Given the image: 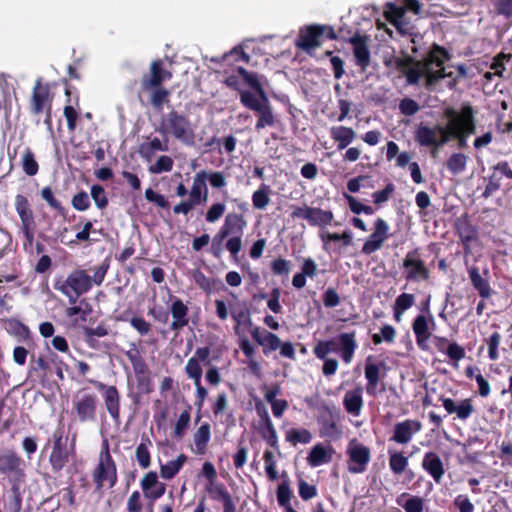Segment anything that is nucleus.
I'll return each mask as SVG.
<instances>
[{"label": "nucleus", "instance_id": "f257e3e1", "mask_svg": "<svg viewBox=\"0 0 512 512\" xmlns=\"http://www.w3.org/2000/svg\"><path fill=\"white\" fill-rule=\"evenodd\" d=\"M108 269L107 260L90 269L93 272L92 276L84 269H74L65 279H57L54 288L65 295L70 304H75L80 296L92 289L93 285L100 286L104 282Z\"/></svg>", "mask_w": 512, "mask_h": 512}, {"label": "nucleus", "instance_id": "f03ea898", "mask_svg": "<svg viewBox=\"0 0 512 512\" xmlns=\"http://www.w3.org/2000/svg\"><path fill=\"white\" fill-rule=\"evenodd\" d=\"M384 64L387 67L393 66L405 76L408 85H418L420 79L424 76L425 88L428 91H434L435 86L440 80L450 76V74L445 72L444 67H439L436 71H433L431 67H422V61L406 53H403L402 56H395L390 60H386Z\"/></svg>", "mask_w": 512, "mask_h": 512}, {"label": "nucleus", "instance_id": "7ed1b4c3", "mask_svg": "<svg viewBox=\"0 0 512 512\" xmlns=\"http://www.w3.org/2000/svg\"><path fill=\"white\" fill-rule=\"evenodd\" d=\"M163 137H173L184 145L194 144L195 134L189 118L172 109L165 114L156 129Z\"/></svg>", "mask_w": 512, "mask_h": 512}, {"label": "nucleus", "instance_id": "20e7f679", "mask_svg": "<svg viewBox=\"0 0 512 512\" xmlns=\"http://www.w3.org/2000/svg\"><path fill=\"white\" fill-rule=\"evenodd\" d=\"M324 37L330 40L337 39V34L332 26L321 24L306 25L300 28L295 44L297 48L311 54L322 45Z\"/></svg>", "mask_w": 512, "mask_h": 512}, {"label": "nucleus", "instance_id": "39448f33", "mask_svg": "<svg viewBox=\"0 0 512 512\" xmlns=\"http://www.w3.org/2000/svg\"><path fill=\"white\" fill-rule=\"evenodd\" d=\"M23 460L12 450L0 451V475L12 480V492L18 509L21 507L19 484L24 481Z\"/></svg>", "mask_w": 512, "mask_h": 512}, {"label": "nucleus", "instance_id": "423d86ee", "mask_svg": "<svg viewBox=\"0 0 512 512\" xmlns=\"http://www.w3.org/2000/svg\"><path fill=\"white\" fill-rule=\"evenodd\" d=\"M241 104L245 108L257 112L256 131L259 132L266 127L275 126L276 118L268 96L265 97V100H261L258 99L254 93L243 91L241 92Z\"/></svg>", "mask_w": 512, "mask_h": 512}, {"label": "nucleus", "instance_id": "0eeeda50", "mask_svg": "<svg viewBox=\"0 0 512 512\" xmlns=\"http://www.w3.org/2000/svg\"><path fill=\"white\" fill-rule=\"evenodd\" d=\"M204 177L205 170H201L195 174L189 191V198L179 202L173 207L174 214L187 215L195 206L207 202L209 191Z\"/></svg>", "mask_w": 512, "mask_h": 512}, {"label": "nucleus", "instance_id": "6e6552de", "mask_svg": "<svg viewBox=\"0 0 512 512\" xmlns=\"http://www.w3.org/2000/svg\"><path fill=\"white\" fill-rule=\"evenodd\" d=\"M14 206L20 218V231L25 238L24 248L27 246L32 247L35 241L36 222L31 205L26 196L17 194Z\"/></svg>", "mask_w": 512, "mask_h": 512}, {"label": "nucleus", "instance_id": "1a4fd4ad", "mask_svg": "<svg viewBox=\"0 0 512 512\" xmlns=\"http://www.w3.org/2000/svg\"><path fill=\"white\" fill-rule=\"evenodd\" d=\"M403 277L407 282H422L430 279L431 273L422 258L420 248L408 251L402 262Z\"/></svg>", "mask_w": 512, "mask_h": 512}, {"label": "nucleus", "instance_id": "9d476101", "mask_svg": "<svg viewBox=\"0 0 512 512\" xmlns=\"http://www.w3.org/2000/svg\"><path fill=\"white\" fill-rule=\"evenodd\" d=\"M444 116L447 118V123L455 128L457 132L465 134L469 138L470 135L476 132V122L474 116V109L470 104H464L458 112L452 107L444 110Z\"/></svg>", "mask_w": 512, "mask_h": 512}, {"label": "nucleus", "instance_id": "9b49d317", "mask_svg": "<svg viewBox=\"0 0 512 512\" xmlns=\"http://www.w3.org/2000/svg\"><path fill=\"white\" fill-rule=\"evenodd\" d=\"M224 225L232 234V237H229L225 242V248L229 251L231 257L237 260L242 249V235L247 222L242 214L231 212L225 216Z\"/></svg>", "mask_w": 512, "mask_h": 512}, {"label": "nucleus", "instance_id": "f8f14e48", "mask_svg": "<svg viewBox=\"0 0 512 512\" xmlns=\"http://www.w3.org/2000/svg\"><path fill=\"white\" fill-rule=\"evenodd\" d=\"M52 447L49 455V463L53 472H60L70 461L72 449L68 448V437L64 435L62 428L57 429L52 436Z\"/></svg>", "mask_w": 512, "mask_h": 512}, {"label": "nucleus", "instance_id": "ddd939ff", "mask_svg": "<svg viewBox=\"0 0 512 512\" xmlns=\"http://www.w3.org/2000/svg\"><path fill=\"white\" fill-rule=\"evenodd\" d=\"M291 217L293 219H304L310 226L326 227L331 225L334 220V214L331 210H323L319 207L293 206Z\"/></svg>", "mask_w": 512, "mask_h": 512}, {"label": "nucleus", "instance_id": "4468645a", "mask_svg": "<svg viewBox=\"0 0 512 512\" xmlns=\"http://www.w3.org/2000/svg\"><path fill=\"white\" fill-rule=\"evenodd\" d=\"M444 130L445 126L439 124L431 127L420 123L415 129L414 140L421 147H431L434 155L439 148L445 145L442 143Z\"/></svg>", "mask_w": 512, "mask_h": 512}, {"label": "nucleus", "instance_id": "2eb2a0df", "mask_svg": "<svg viewBox=\"0 0 512 512\" xmlns=\"http://www.w3.org/2000/svg\"><path fill=\"white\" fill-rule=\"evenodd\" d=\"M54 95L51 92L49 83H43L41 78L35 81L32 95L29 102L30 112L33 115H40L44 110H52Z\"/></svg>", "mask_w": 512, "mask_h": 512}, {"label": "nucleus", "instance_id": "dca6fc26", "mask_svg": "<svg viewBox=\"0 0 512 512\" xmlns=\"http://www.w3.org/2000/svg\"><path fill=\"white\" fill-rule=\"evenodd\" d=\"M329 343L330 352L339 353L342 360L349 364L358 347L356 341V331L340 333L336 338L325 340Z\"/></svg>", "mask_w": 512, "mask_h": 512}, {"label": "nucleus", "instance_id": "f3484780", "mask_svg": "<svg viewBox=\"0 0 512 512\" xmlns=\"http://www.w3.org/2000/svg\"><path fill=\"white\" fill-rule=\"evenodd\" d=\"M93 476L98 488L103 487L106 481L109 483L110 487H113L116 483V467L109 454L107 443H105V452L101 454L100 462Z\"/></svg>", "mask_w": 512, "mask_h": 512}, {"label": "nucleus", "instance_id": "a211bd4d", "mask_svg": "<svg viewBox=\"0 0 512 512\" xmlns=\"http://www.w3.org/2000/svg\"><path fill=\"white\" fill-rule=\"evenodd\" d=\"M390 237L389 225L383 218H377L374 221V231L364 242L362 253L371 255L380 250L384 242Z\"/></svg>", "mask_w": 512, "mask_h": 512}, {"label": "nucleus", "instance_id": "6ab92c4d", "mask_svg": "<svg viewBox=\"0 0 512 512\" xmlns=\"http://www.w3.org/2000/svg\"><path fill=\"white\" fill-rule=\"evenodd\" d=\"M172 73L163 67V61L154 60L150 65V72L143 75L141 79V87L143 91H150L154 87L162 86L164 81H169Z\"/></svg>", "mask_w": 512, "mask_h": 512}, {"label": "nucleus", "instance_id": "aec40b11", "mask_svg": "<svg viewBox=\"0 0 512 512\" xmlns=\"http://www.w3.org/2000/svg\"><path fill=\"white\" fill-rule=\"evenodd\" d=\"M347 453L349 455L348 470L351 473H362L370 459L369 449L355 441H351Z\"/></svg>", "mask_w": 512, "mask_h": 512}, {"label": "nucleus", "instance_id": "412c9836", "mask_svg": "<svg viewBox=\"0 0 512 512\" xmlns=\"http://www.w3.org/2000/svg\"><path fill=\"white\" fill-rule=\"evenodd\" d=\"M367 36L355 34L349 39V43L353 46V55L355 64L365 71L370 66V50L367 44Z\"/></svg>", "mask_w": 512, "mask_h": 512}, {"label": "nucleus", "instance_id": "4be33fe9", "mask_svg": "<svg viewBox=\"0 0 512 512\" xmlns=\"http://www.w3.org/2000/svg\"><path fill=\"white\" fill-rule=\"evenodd\" d=\"M169 311L173 319L170 324L171 331L179 332L189 324L188 306L180 298L174 297Z\"/></svg>", "mask_w": 512, "mask_h": 512}, {"label": "nucleus", "instance_id": "5701e85b", "mask_svg": "<svg viewBox=\"0 0 512 512\" xmlns=\"http://www.w3.org/2000/svg\"><path fill=\"white\" fill-rule=\"evenodd\" d=\"M250 333L254 341L263 347V353L265 355H268L271 351H275L280 347V338L272 332L254 326Z\"/></svg>", "mask_w": 512, "mask_h": 512}, {"label": "nucleus", "instance_id": "b1692460", "mask_svg": "<svg viewBox=\"0 0 512 512\" xmlns=\"http://www.w3.org/2000/svg\"><path fill=\"white\" fill-rule=\"evenodd\" d=\"M97 389L104 391V402L110 416H119V392L115 386H106L102 382L89 380Z\"/></svg>", "mask_w": 512, "mask_h": 512}, {"label": "nucleus", "instance_id": "393cba45", "mask_svg": "<svg viewBox=\"0 0 512 512\" xmlns=\"http://www.w3.org/2000/svg\"><path fill=\"white\" fill-rule=\"evenodd\" d=\"M320 237L323 242V248L326 251L331 250L334 253H340V248L331 246V242H341L344 247L353 244V233L349 229L344 230L342 233H322Z\"/></svg>", "mask_w": 512, "mask_h": 512}, {"label": "nucleus", "instance_id": "a878e982", "mask_svg": "<svg viewBox=\"0 0 512 512\" xmlns=\"http://www.w3.org/2000/svg\"><path fill=\"white\" fill-rule=\"evenodd\" d=\"M412 330L416 338L417 346L421 350H426L428 348L427 342L431 337V332L425 315L419 314L414 318Z\"/></svg>", "mask_w": 512, "mask_h": 512}, {"label": "nucleus", "instance_id": "bb28decb", "mask_svg": "<svg viewBox=\"0 0 512 512\" xmlns=\"http://www.w3.org/2000/svg\"><path fill=\"white\" fill-rule=\"evenodd\" d=\"M455 228L460 242H473L478 239V229L472 224L468 214H463L457 218Z\"/></svg>", "mask_w": 512, "mask_h": 512}, {"label": "nucleus", "instance_id": "cd10ccee", "mask_svg": "<svg viewBox=\"0 0 512 512\" xmlns=\"http://www.w3.org/2000/svg\"><path fill=\"white\" fill-rule=\"evenodd\" d=\"M470 282L480 297L488 299L492 295V289L487 277H482L477 266L467 267Z\"/></svg>", "mask_w": 512, "mask_h": 512}, {"label": "nucleus", "instance_id": "c85d7f7f", "mask_svg": "<svg viewBox=\"0 0 512 512\" xmlns=\"http://www.w3.org/2000/svg\"><path fill=\"white\" fill-rule=\"evenodd\" d=\"M74 405L79 416H93L98 405L97 395L94 393H79Z\"/></svg>", "mask_w": 512, "mask_h": 512}, {"label": "nucleus", "instance_id": "c756f323", "mask_svg": "<svg viewBox=\"0 0 512 512\" xmlns=\"http://www.w3.org/2000/svg\"><path fill=\"white\" fill-rule=\"evenodd\" d=\"M371 358V356H368L365 364L366 391L368 394L374 395L380 378V368H385L386 365L384 362L372 363Z\"/></svg>", "mask_w": 512, "mask_h": 512}, {"label": "nucleus", "instance_id": "7c9ffc66", "mask_svg": "<svg viewBox=\"0 0 512 512\" xmlns=\"http://www.w3.org/2000/svg\"><path fill=\"white\" fill-rule=\"evenodd\" d=\"M330 136L337 143V149L343 150L354 141L356 132L351 127L340 125L331 128Z\"/></svg>", "mask_w": 512, "mask_h": 512}, {"label": "nucleus", "instance_id": "2f4dec72", "mask_svg": "<svg viewBox=\"0 0 512 512\" xmlns=\"http://www.w3.org/2000/svg\"><path fill=\"white\" fill-rule=\"evenodd\" d=\"M421 425L417 421L406 420L402 423H398L395 427V433L392 439L398 443H407L413 433L419 431Z\"/></svg>", "mask_w": 512, "mask_h": 512}, {"label": "nucleus", "instance_id": "473e14b6", "mask_svg": "<svg viewBox=\"0 0 512 512\" xmlns=\"http://www.w3.org/2000/svg\"><path fill=\"white\" fill-rule=\"evenodd\" d=\"M442 405L449 414H456V416H469L473 412V406L470 399H463L460 401L451 398H444Z\"/></svg>", "mask_w": 512, "mask_h": 512}, {"label": "nucleus", "instance_id": "72a5a7b5", "mask_svg": "<svg viewBox=\"0 0 512 512\" xmlns=\"http://www.w3.org/2000/svg\"><path fill=\"white\" fill-rule=\"evenodd\" d=\"M450 59L449 52L438 44H433L427 56L422 61V67H443L445 61Z\"/></svg>", "mask_w": 512, "mask_h": 512}, {"label": "nucleus", "instance_id": "f704fd0d", "mask_svg": "<svg viewBox=\"0 0 512 512\" xmlns=\"http://www.w3.org/2000/svg\"><path fill=\"white\" fill-rule=\"evenodd\" d=\"M363 388L356 387L345 393L343 404L349 414L358 415L363 405L362 399Z\"/></svg>", "mask_w": 512, "mask_h": 512}, {"label": "nucleus", "instance_id": "c9c22d12", "mask_svg": "<svg viewBox=\"0 0 512 512\" xmlns=\"http://www.w3.org/2000/svg\"><path fill=\"white\" fill-rule=\"evenodd\" d=\"M237 73L241 76L242 80L254 90L256 97L261 100H265L267 94L261 84L260 78L257 73L249 72L243 67L237 68Z\"/></svg>", "mask_w": 512, "mask_h": 512}, {"label": "nucleus", "instance_id": "e433bc0d", "mask_svg": "<svg viewBox=\"0 0 512 512\" xmlns=\"http://www.w3.org/2000/svg\"><path fill=\"white\" fill-rule=\"evenodd\" d=\"M169 150V139L164 137L163 140L158 137L152 138L148 142H144L139 147V153L142 157L149 159L156 152H166Z\"/></svg>", "mask_w": 512, "mask_h": 512}, {"label": "nucleus", "instance_id": "4c0bfd02", "mask_svg": "<svg viewBox=\"0 0 512 512\" xmlns=\"http://www.w3.org/2000/svg\"><path fill=\"white\" fill-rule=\"evenodd\" d=\"M423 468L434 478L436 482H439L444 474L441 459L435 453H427L423 459Z\"/></svg>", "mask_w": 512, "mask_h": 512}, {"label": "nucleus", "instance_id": "58836bf2", "mask_svg": "<svg viewBox=\"0 0 512 512\" xmlns=\"http://www.w3.org/2000/svg\"><path fill=\"white\" fill-rule=\"evenodd\" d=\"M332 459V449H327L321 444L315 445L307 458L312 467H316L330 462Z\"/></svg>", "mask_w": 512, "mask_h": 512}, {"label": "nucleus", "instance_id": "ea45409f", "mask_svg": "<svg viewBox=\"0 0 512 512\" xmlns=\"http://www.w3.org/2000/svg\"><path fill=\"white\" fill-rule=\"evenodd\" d=\"M404 15L405 8H402V6H398L393 2H388L386 4L384 17L390 24H392L398 30H400L401 25L403 24Z\"/></svg>", "mask_w": 512, "mask_h": 512}, {"label": "nucleus", "instance_id": "a19ab883", "mask_svg": "<svg viewBox=\"0 0 512 512\" xmlns=\"http://www.w3.org/2000/svg\"><path fill=\"white\" fill-rule=\"evenodd\" d=\"M125 356L130 361L134 372H140L149 369V366L146 363L140 349L136 346L135 343H131L130 349L125 352Z\"/></svg>", "mask_w": 512, "mask_h": 512}, {"label": "nucleus", "instance_id": "79ce46f5", "mask_svg": "<svg viewBox=\"0 0 512 512\" xmlns=\"http://www.w3.org/2000/svg\"><path fill=\"white\" fill-rule=\"evenodd\" d=\"M40 195L51 209L55 210L62 217L66 216L67 209L62 205L61 201L56 198L54 191L50 186L43 187Z\"/></svg>", "mask_w": 512, "mask_h": 512}, {"label": "nucleus", "instance_id": "37998d69", "mask_svg": "<svg viewBox=\"0 0 512 512\" xmlns=\"http://www.w3.org/2000/svg\"><path fill=\"white\" fill-rule=\"evenodd\" d=\"M270 193V187L266 184H261L252 194L253 207L258 210L265 209L270 203Z\"/></svg>", "mask_w": 512, "mask_h": 512}, {"label": "nucleus", "instance_id": "c03bdc74", "mask_svg": "<svg viewBox=\"0 0 512 512\" xmlns=\"http://www.w3.org/2000/svg\"><path fill=\"white\" fill-rule=\"evenodd\" d=\"M468 157L463 153H453L446 161V168L453 175L465 171Z\"/></svg>", "mask_w": 512, "mask_h": 512}, {"label": "nucleus", "instance_id": "a18cd8bd", "mask_svg": "<svg viewBox=\"0 0 512 512\" xmlns=\"http://www.w3.org/2000/svg\"><path fill=\"white\" fill-rule=\"evenodd\" d=\"M109 334V328L105 323L99 324L97 327H84L83 335L85 342L92 348H95V338L105 337Z\"/></svg>", "mask_w": 512, "mask_h": 512}, {"label": "nucleus", "instance_id": "49530a36", "mask_svg": "<svg viewBox=\"0 0 512 512\" xmlns=\"http://www.w3.org/2000/svg\"><path fill=\"white\" fill-rule=\"evenodd\" d=\"M185 461L186 456L184 454H180L175 460L169 461L168 463L161 465L160 476L163 479L173 478L182 468Z\"/></svg>", "mask_w": 512, "mask_h": 512}, {"label": "nucleus", "instance_id": "de8ad7c7", "mask_svg": "<svg viewBox=\"0 0 512 512\" xmlns=\"http://www.w3.org/2000/svg\"><path fill=\"white\" fill-rule=\"evenodd\" d=\"M22 169L28 176H34L39 171V164L35 159L34 152L30 148H26L22 155Z\"/></svg>", "mask_w": 512, "mask_h": 512}, {"label": "nucleus", "instance_id": "09e8293b", "mask_svg": "<svg viewBox=\"0 0 512 512\" xmlns=\"http://www.w3.org/2000/svg\"><path fill=\"white\" fill-rule=\"evenodd\" d=\"M443 139L442 143L447 144L451 140L457 141V147L459 149H464L467 147V141L468 137L465 136V134L461 132H457V130L450 125H445V130L443 131Z\"/></svg>", "mask_w": 512, "mask_h": 512}, {"label": "nucleus", "instance_id": "8fccbe9b", "mask_svg": "<svg viewBox=\"0 0 512 512\" xmlns=\"http://www.w3.org/2000/svg\"><path fill=\"white\" fill-rule=\"evenodd\" d=\"M210 439V425H201L194 435V442L196 446V452L203 454L206 449V445Z\"/></svg>", "mask_w": 512, "mask_h": 512}, {"label": "nucleus", "instance_id": "3c124183", "mask_svg": "<svg viewBox=\"0 0 512 512\" xmlns=\"http://www.w3.org/2000/svg\"><path fill=\"white\" fill-rule=\"evenodd\" d=\"M396 338V330L392 325L384 324L380 328V333H375L372 335V342L374 345H380L382 342H386L391 344L395 341Z\"/></svg>", "mask_w": 512, "mask_h": 512}, {"label": "nucleus", "instance_id": "603ef678", "mask_svg": "<svg viewBox=\"0 0 512 512\" xmlns=\"http://www.w3.org/2000/svg\"><path fill=\"white\" fill-rule=\"evenodd\" d=\"M136 378V388L140 392L149 394L153 391V383L150 376V369L134 372Z\"/></svg>", "mask_w": 512, "mask_h": 512}, {"label": "nucleus", "instance_id": "864d4df0", "mask_svg": "<svg viewBox=\"0 0 512 512\" xmlns=\"http://www.w3.org/2000/svg\"><path fill=\"white\" fill-rule=\"evenodd\" d=\"M50 370L49 362L44 356H39L35 358L34 355L31 356L30 363V372H34L40 378H46L48 376Z\"/></svg>", "mask_w": 512, "mask_h": 512}, {"label": "nucleus", "instance_id": "5fc2aeb1", "mask_svg": "<svg viewBox=\"0 0 512 512\" xmlns=\"http://www.w3.org/2000/svg\"><path fill=\"white\" fill-rule=\"evenodd\" d=\"M90 195L98 209L104 210L108 206L109 200L103 186L99 184L92 185Z\"/></svg>", "mask_w": 512, "mask_h": 512}, {"label": "nucleus", "instance_id": "6e6d98bb", "mask_svg": "<svg viewBox=\"0 0 512 512\" xmlns=\"http://www.w3.org/2000/svg\"><path fill=\"white\" fill-rule=\"evenodd\" d=\"M150 91L152 92L151 104L155 108L162 109L163 104L169 102L170 91L163 86L154 87Z\"/></svg>", "mask_w": 512, "mask_h": 512}, {"label": "nucleus", "instance_id": "4d7b16f0", "mask_svg": "<svg viewBox=\"0 0 512 512\" xmlns=\"http://www.w3.org/2000/svg\"><path fill=\"white\" fill-rule=\"evenodd\" d=\"M389 454H390V458H389L390 469L395 474L403 473L407 467L408 459L402 453H399V452L390 451Z\"/></svg>", "mask_w": 512, "mask_h": 512}, {"label": "nucleus", "instance_id": "13d9d810", "mask_svg": "<svg viewBox=\"0 0 512 512\" xmlns=\"http://www.w3.org/2000/svg\"><path fill=\"white\" fill-rule=\"evenodd\" d=\"M173 166V159L170 156L162 155L149 167V171L152 174H161L163 172H170Z\"/></svg>", "mask_w": 512, "mask_h": 512}, {"label": "nucleus", "instance_id": "bf43d9fd", "mask_svg": "<svg viewBox=\"0 0 512 512\" xmlns=\"http://www.w3.org/2000/svg\"><path fill=\"white\" fill-rule=\"evenodd\" d=\"M71 205L75 210L79 212L88 210L91 206L88 193L84 190H81L75 195H73L71 199Z\"/></svg>", "mask_w": 512, "mask_h": 512}, {"label": "nucleus", "instance_id": "052dcab7", "mask_svg": "<svg viewBox=\"0 0 512 512\" xmlns=\"http://www.w3.org/2000/svg\"><path fill=\"white\" fill-rule=\"evenodd\" d=\"M205 182H209L212 188L222 189L226 186V177L221 171H206L205 170Z\"/></svg>", "mask_w": 512, "mask_h": 512}, {"label": "nucleus", "instance_id": "680f3d73", "mask_svg": "<svg viewBox=\"0 0 512 512\" xmlns=\"http://www.w3.org/2000/svg\"><path fill=\"white\" fill-rule=\"evenodd\" d=\"M185 372L187 376L195 382L201 381L202 368L198 362V359L191 357L185 366Z\"/></svg>", "mask_w": 512, "mask_h": 512}, {"label": "nucleus", "instance_id": "e2e57ef3", "mask_svg": "<svg viewBox=\"0 0 512 512\" xmlns=\"http://www.w3.org/2000/svg\"><path fill=\"white\" fill-rule=\"evenodd\" d=\"M311 438V433L306 429H292L286 435L287 441L294 445L297 443H309Z\"/></svg>", "mask_w": 512, "mask_h": 512}, {"label": "nucleus", "instance_id": "0e129e2a", "mask_svg": "<svg viewBox=\"0 0 512 512\" xmlns=\"http://www.w3.org/2000/svg\"><path fill=\"white\" fill-rule=\"evenodd\" d=\"M226 210V206L224 203L216 202L213 203L207 210L205 214V220L208 223L217 222L224 214Z\"/></svg>", "mask_w": 512, "mask_h": 512}, {"label": "nucleus", "instance_id": "69168bd1", "mask_svg": "<svg viewBox=\"0 0 512 512\" xmlns=\"http://www.w3.org/2000/svg\"><path fill=\"white\" fill-rule=\"evenodd\" d=\"M501 180H502V176L499 173H497L496 171H493V173L488 178V183L485 186V189L483 192V197L489 198L496 191H498L501 186Z\"/></svg>", "mask_w": 512, "mask_h": 512}, {"label": "nucleus", "instance_id": "338daca9", "mask_svg": "<svg viewBox=\"0 0 512 512\" xmlns=\"http://www.w3.org/2000/svg\"><path fill=\"white\" fill-rule=\"evenodd\" d=\"M129 323L141 336H145L151 332L152 325L142 316H133Z\"/></svg>", "mask_w": 512, "mask_h": 512}, {"label": "nucleus", "instance_id": "774afa93", "mask_svg": "<svg viewBox=\"0 0 512 512\" xmlns=\"http://www.w3.org/2000/svg\"><path fill=\"white\" fill-rule=\"evenodd\" d=\"M399 110L405 116H413L420 110V105L414 99L405 97L399 102Z\"/></svg>", "mask_w": 512, "mask_h": 512}]
</instances>
